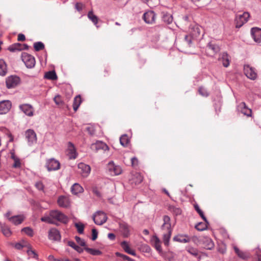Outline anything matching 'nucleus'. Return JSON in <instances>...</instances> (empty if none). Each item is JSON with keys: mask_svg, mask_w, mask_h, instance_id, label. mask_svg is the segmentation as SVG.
Returning <instances> with one entry per match:
<instances>
[{"mask_svg": "<svg viewBox=\"0 0 261 261\" xmlns=\"http://www.w3.org/2000/svg\"><path fill=\"white\" fill-rule=\"evenodd\" d=\"M41 220L50 224H57L56 220L66 224L68 222V219L61 212L58 210H53L49 212V216L42 217Z\"/></svg>", "mask_w": 261, "mask_h": 261, "instance_id": "f257e3e1", "label": "nucleus"}, {"mask_svg": "<svg viewBox=\"0 0 261 261\" xmlns=\"http://www.w3.org/2000/svg\"><path fill=\"white\" fill-rule=\"evenodd\" d=\"M164 223L161 226V230L163 235V242L165 245H168L171 237L172 228L170 218L167 215L163 217Z\"/></svg>", "mask_w": 261, "mask_h": 261, "instance_id": "f03ea898", "label": "nucleus"}, {"mask_svg": "<svg viewBox=\"0 0 261 261\" xmlns=\"http://www.w3.org/2000/svg\"><path fill=\"white\" fill-rule=\"evenodd\" d=\"M157 251L168 261H173L175 254L167 249H163L162 246H153Z\"/></svg>", "mask_w": 261, "mask_h": 261, "instance_id": "7ed1b4c3", "label": "nucleus"}, {"mask_svg": "<svg viewBox=\"0 0 261 261\" xmlns=\"http://www.w3.org/2000/svg\"><path fill=\"white\" fill-rule=\"evenodd\" d=\"M249 17L250 14L247 12H245L243 14H237L235 19L236 27L237 28H241L247 22Z\"/></svg>", "mask_w": 261, "mask_h": 261, "instance_id": "20e7f679", "label": "nucleus"}, {"mask_svg": "<svg viewBox=\"0 0 261 261\" xmlns=\"http://www.w3.org/2000/svg\"><path fill=\"white\" fill-rule=\"evenodd\" d=\"M21 59L27 68H32L35 66L36 62L33 56L27 53H23L21 55Z\"/></svg>", "mask_w": 261, "mask_h": 261, "instance_id": "39448f33", "label": "nucleus"}, {"mask_svg": "<svg viewBox=\"0 0 261 261\" xmlns=\"http://www.w3.org/2000/svg\"><path fill=\"white\" fill-rule=\"evenodd\" d=\"M93 220L96 224L100 225L106 222L107 217L103 212L98 211L93 216Z\"/></svg>", "mask_w": 261, "mask_h": 261, "instance_id": "423d86ee", "label": "nucleus"}, {"mask_svg": "<svg viewBox=\"0 0 261 261\" xmlns=\"http://www.w3.org/2000/svg\"><path fill=\"white\" fill-rule=\"evenodd\" d=\"M244 72L245 75L249 79L254 80L257 77V73L255 69L249 65H245L244 66Z\"/></svg>", "mask_w": 261, "mask_h": 261, "instance_id": "0eeeda50", "label": "nucleus"}, {"mask_svg": "<svg viewBox=\"0 0 261 261\" xmlns=\"http://www.w3.org/2000/svg\"><path fill=\"white\" fill-rule=\"evenodd\" d=\"M190 33L193 38L198 37L200 35L203 36L204 35L203 28L198 24H195L193 27L190 28Z\"/></svg>", "mask_w": 261, "mask_h": 261, "instance_id": "6e6552de", "label": "nucleus"}, {"mask_svg": "<svg viewBox=\"0 0 261 261\" xmlns=\"http://www.w3.org/2000/svg\"><path fill=\"white\" fill-rule=\"evenodd\" d=\"M20 79L16 75H11L6 79V83L8 88H13L15 87L19 83Z\"/></svg>", "mask_w": 261, "mask_h": 261, "instance_id": "1a4fd4ad", "label": "nucleus"}, {"mask_svg": "<svg viewBox=\"0 0 261 261\" xmlns=\"http://www.w3.org/2000/svg\"><path fill=\"white\" fill-rule=\"evenodd\" d=\"M46 167L49 171L57 170L60 169V164L58 161L54 159H50L47 161Z\"/></svg>", "mask_w": 261, "mask_h": 261, "instance_id": "9d476101", "label": "nucleus"}, {"mask_svg": "<svg viewBox=\"0 0 261 261\" xmlns=\"http://www.w3.org/2000/svg\"><path fill=\"white\" fill-rule=\"evenodd\" d=\"M78 169L79 172L84 177H87L91 171L90 167L83 163H80L78 164Z\"/></svg>", "mask_w": 261, "mask_h": 261, "instance_id": "9b49d317", "label": "nucleus"}, {"mask_svg": "<svg viewBox=\"0 0 261 261\" xmlns=\"http://www.w3.org/2000/svg\"><path fill=\"white\" fill-rule=\"evenodd\" d=\"M11 102L9 100H3L0 102V114L7 113L11 108Z\"/></svg>", "mask_w": 261, "mask_h": 261, "instance_id": "f8f14e48", "label": "nucleus"}, {"mask_svg": "<svg viewBox=\"0 0 261 261\" xmlns=\"http://www.w3.org/2000/svg\"><path fill=\"white\" fill-rule=\"evenodd\" d=\"M191 240H197V239L196 238L191 239L186 235L182 234H178L173 238V240L174 241L180 243H190Z\"/></svg>", "mask_w": 261, "mask_h": 261, "instance_id": "ddd939ff", "label": "nucleus"}, {"mask_svg": "<svg viewBox=\"0 0 261 261\" xmlns=\"http://www.w3.org/2000/svg\"><path fill=\"white\" fill-rule=\"evenodd\" d=\"M25 136L30 144L37 141L36 134L33 129H29L27 130L25 133Z\"/></svg>", "mask_w": 261, "mask_h": 261, "instance_id": "4468645a", "label": "nucleus"}, {"mask_svg": "<svg viewBox=\"0 0 261 261\" xmlns=\"http://www.w3.org/2000/svg\"><path fill=\"white\" fill-rule=\"evenodd\" d=\"M109 171L114 175H119L122 172V169L119 166L115 165L113 162H110L108 165Z\"/></svg>", "mask_w": 261, "mask_h": 261, "instance_id": "2eb2a0df", "label": "nucleus"}, {"mask_svg": "<svg viewBox=\"0 0 261 261\" xmlns=\"http://www.w3.org/2000/svg\"><path fill=\"white\" fill-rule=\"evenodd\" d=\"M155 14L153 11H149L143 15V19L147 23H152L155 21Z\"/></svg>", "mask_w": 261, "mask_h": 261, "instance_id": "dca6fc26", "label": "nucleus"}, {"mask_svg": "<svg viewBox=\"0 0 261 261\" xmlns=\"http://www.w3.org/2000/svg\"><path fill=\"white\" fill-rule=\"evenodd\" d=\"M238 108L244 115L248 117L251 116L252 110L247 107L244 102H241L238 106Z\"/></svg>", "mask_w": 261, "mask_h": 261, "instance_id": "f3484780", "label": "nucleus"}, {"mask_svg": "<svg viewBox=\"0 0 261 261\" xmlns=\"http://www.w3.org/2000/svg\"><path fill=\"white\" fill-rule=\"evenodd\" d=\"M48 238L54 241L60 240L61 239L60 233L56 228H51L48 231Z\"/></svg>", "mask_w": 261, "mask_h": 261, "instance_id": "a211bd4d", "label": "nucleus"}, {"mask_svg": "<svg viewBox=\"0 0 261 261\" xmlns=\"http://www.w3.org/2000/svg\"><path fill=\"white\" fill-rule=\"evenodd\" d=\"M251 35L256 42H261V29L257 28H252L251 30Z\"/></svg>", "mask_w": 261, "mask_h": 261, "instance_id": "6ab92c4d", "label": "nucleus"}, {"mask_svg": "<svg viewBox=\"0 0 261 261\" xmlns=\"http://www.w3.org/2000/svg\"><path fill=\"white\" fill-rule=\"evenodd\" d=\"M20 109L29 116L33 115V108L32 106L28 104H24L20 106Z\"/></svg>", "mask_w": 261, "mask_h": 261, "instance_id": "aec40b11", "label": "nucleus"}, {"mask_svg": "<svg viewBox=\"0 0 261 261\" xmlns=\"http://www.w3.org/2000/svg\"><path fill=\"white\" fill-rule=\"evenodd\" d=\"M68 155L70 159H74L76 157V152L74 145L70 142L68 143Z\"/></svg>", "mask_w": 261, "mask_h": 261, "instance_id": "412c9836", "label": "nucleus"}, {"mask_svg": "<svg viewBox=\"0 0 261 261\" xmlns=\"http://www.w3.org/2000/svg\"><path fill=\"white\" fill-rule=\"evenodd\" d=\"M91 148L92 149L96 151H98L100 149H102L103 150H109V147L107 145L101 141H98L95 144H93L91 146Z\"/></svg>", "mask_w": 261, "mask_h": 261, "instance_id": "4be33fe9", "label": "nucleus"}, {"mask_svg": "<svg viewBox=\"0 0 261 261\" xmlns=\"http://www.w3.org/2000/svg\"><path fill=\"white\" fill-rule=\"evenodd\" d=\"M58 204L61 207H67L70 205V201L68 197L61 196L58 198Z\"/></svg>", "mask_w": 261, "mask_h": 261, "instance_id": "5701e85b", "label": "nucleus"}, {"mask_svg": "<svg viewBox=\"0 0 261 261\" xmlns=\"http://www.w3.org/2000/svg\"><path fill=\"white\" fill-rule=\"evenodd\" d=\"M24 220V217L21 215L11 216L9 218V221L16 225L21 224Z\"/></svg>", "mask_w": 261, "mask_h": 261, "instance_id": "b1692460", "label": "nucleus"}, {"mask_svg": "<svg viewBox=\"0 0 261 261\" xmlns=\"http://www.w3.org/2000/svg\"><path fill=\"white\" fill-rule=\"evenodd\" d=\"M234 250L237 255L243 259H247L250 257L249 253L240 250L237 247H234Z\"/></svg>", "mask_w": 261, "mask_h": 261, "instance_id": "393cba45", "label": "nucleus"}, {"mask_svg": "<svg viewBox=\"0 0 261 261\" xmlns=\"http://www.w3.org/2000/svg\"><path fill=\"white\" fill-rule=\"evenodd\" d=\"M120 230L124 237H127L129 234V226L125 223L120 224Z\"/></svg>", "mask_w": 261, "mask_h": 261, "instance_id": "a878e982", "label": "nucleus"}, {"mask_svg": "<svg viewBox=\"0 0 261 261\" xmlns=\"http://www.w3.org/2000/svg\"><path fill=\"white\" fill-rule=\"evenodd\" d=\"M219 60L222 61L223 65L224 67H227L229 65L230 61L229 56L226 53H223Z\"/></svg>", "mask_w": 261, "mask_h": 261, "instance_id": "bb28decb", "label": "nucleus"}, {"mask_svg": "<svg viewBox=\"0 0 261 261\" xmlns=\"http://www.w3.org/2000/svg\"><path fill=\"white\" fill-rule=\"evenodd\" d=\"M82 100L80 95H78L74 97L73 103V109L74 112H76L77 110L82 103Z\"/></svg>", "mask_w": 261, "mask_h": 261, "instance_id": "cd10ccee", "label": "nucleus"}, {"mask_svg": "<svg viewBox=\"0 0 261 261\" xmlns=\"http://www.w3.org/2000/svg\"><path fill=\"white\" fill-rule=\"evenodd\" d=\"M7 72V65L3 60H0V75L5 76Z\"/></svg>", "mask_w": 261, "mask_h": 261, "instance_id": "c85d7f7f", "label": "nucleus"}, {"mask_svg": "<svg viewBox=\"0 0 261 261\" xmlns=\"http://www.w3.org/2000/svg\"><path fill=\"white\" fill-rule=\"evenodd\" d=\"M22 44L19 43H14L10 46H9L8 49L11 52H14L16 50H22Z\"/></svg>", "mask_w": 261, "mask_h": 261, "instance_id": "c756f323", "label": "nucleus"}, {"mask_svg": "<svg viewBox=\"0 0 261 261\" xmlns=\"http://www.w3.org/2000/svg\"><path fill=\"white\" fill-rule=\"evenodd\" d=\"M44 77L51 80H56L57 79V75L55 71H50L46 72Z\"/></svg>", "mask_w": 261, "mask_h": 261, "instance_id": "7c9ffc66", "label": "nucleus"}, {"mask_svg": "<svg viewBox=\"0 0 261 261\" xmlns=\"http://www.w3.org/2000/svg\"><path fill=\"white\" fill-rule=\"evenodd\" d=\"M168 210L175 216L179 215L181 214V210L179 207H176L173 205H169Z\"/></svg>", "mask_w": 261, "mask_h": 261, "instance_id": "2f4dec72", "label": "nucleus"}, {"mask_svg": "<svg viewBox=\"0 0 261 261\" xmlns=\"http://www.w3.org/2000/svg\"><path fill=\"white\" fill-rule=\"evenodd\" d=\"M83 188L79 184H74L71 187V192L74 194L82 192Z\"/></svg>", "mask_w": 261, "mask_h": 261, "instance_id": "473e14b6", "label": "nucleus"}, {"mask_svg": "<svg viewBox=\"0 0 261 261\" xmlns=\"http://www.w3.org/2000/svg\"><path fill=\"white\" fill-rule=\"evenodd\" d=\"M88 17L94 23L95 25H97L99 19L97 16L94 14L93 11H90L88 12Z\"/></svg>", "mask_w": 261, "mask_h": 261, "instance_id": "72a5a7b5", "label": "nucleus"}, {"mask_svg": "<svg viewBox=\"0 0 261 261\" xmlns=\"http://www.w3.org/2000/svg\"><path fill=\"white\" fill-rule=\"evenodd\" d=\"M162 18L163 20L168 24L171 23L173 20V17L172 15L167 13L163 14Z\"/></svg>", "mask_w": 261, "mask_h": 261, "instance_id": "f704fd0d", "label": "nucleus"}, {"mask_svg": "<svg viewBox=\"0 0 261 261\" xmlns=\"http://www.w3.org/2000/svg\"><path fill=\"white\" fill-rule=\"evenodd\" d=\"M120 144L123 146H127L129 142V140L128 139V136L126 135H123L120 138Z\"/></svg>", "mask_w": 261, "mask_h": 261, "instance_id": "c9c22d12", "label": "nucleus"}, {"mask_svg": "<svg viewBox=\"0 0 261 261\" xmlns=\"http://www.w3.org/2000/svg\"><path fill=\"white\" fill-rule=\"evenodd\" d=\"M208 222H199L195 225V228L199 231H203L206 229Z\"/></svg>", "mask_w": 261, "mask_h": 261, "instance_id": "e433bc0d", "label": "nucleus"}, {"mask_svg": "<svg viewBox=\"0 0 261 261\" xmlns=\"http://www.w3.org/2000/svg\"><path fill=\"white\" fill-rule=\"evenodd\" d=\"M85 250L89 253L93 255H99L101 254V252L98 249L85 247Z\"/></svg>", "mask_w": 261, "mask_h": 261, "instance_id": "4c0bfd02", "label": "nucleus"}, {"mask_svg": "<svg viewBox=\"0 0 261 261\" xmlns=\"http://www.w3.org/2000/svg\"><path fill=\"white\" fill-rule=\"evenodd\" d=\"M1 230L4 236L6 237H9L11 234V231L10 228L5 225L1 226Z\"/></svg>", "mask_w": 261, "mask_h": 261, "instance_id": "58836bf2", "label": "nucleus"}, {"mask_svg": "<svg viewBox=\"0 0 261 261\" xmlns=\"http://www.w3.org/2000/svg\"><path fill=\"white\" fill-rule=\"evenodd\" d=\"M195 210L196 211V212L199 214V215L200 216V217L202 218V219L207 222V219L206 217H205L203 212L202 211V210L199 208L198 205L197 204H194V205Z\"/></svg>", "mask_w": 261, "mask_h": 261, "instance_id": "ea45409f", "label": "nucleus"}, {"mask_svg": "<svg viewBox=\"0 0 261 261\" xmlns=\"http://www.w3.org/2000/svg\"><path fill=\"white\" fill-rule=\"evenodd\" d=\"M74 226L76 227L77 231L79 233H83L84 229L85 228V225L84 224H83L81 222L75 223L74 224Z\"/></svg>", "mask_w": 261, "mask_h": 261, "instance_id": "a19ab883", "label": "nucleus"}, {"mask_svg": "<svg viewBox=\"0 0 261 261\" xmlns=\"http://www.w3.org/2000/svg\"><path fill=\"white\" fill-rule=\"evenodd\" d=\"M34 47L36 51H38L44 48V45L41 42H37L34 44Z\"/></svg>", "mask_w": 261, "mask_h": 261, "instance_id": "79ce46f5", "label": "nucleus"}, {"mask_svg": "<svg viewBox=\"0 0 261 261\" xmlns=\"http://www.w3.org/2000/svg\"><path fill=\"white\" fill-rule=\"evenodd\" d=\"M54 101L56 104L60 107H62L64 105V102L60 95H58L54 97Z\"/></svg>", "mask_w": 261, "mask_h": 261, "instance_id": "37998d69", "label": "nucleus"}, {"mask_svg": "<svg viewBox=\"0 0 261 261\" xmlns=\"http://www.w3.org/2000/svg\"><path fill=\"white\" fill-rule=\"evenodd\" d=\"M207 47L208 49L213 50L214 53H216L220 50V48L217 45L211 43H208Z\"/></svg>", "mask_w": 261, "mask_h": 261, "instance_id": "c03bdc74", "label": "nucleus"}, {"mask_svg": "<svg viewBox=\"0 0 261 261\" xmlns=\"http://www.w3.org/2000/svg\"><path fill=\"white\" fill-rule=\"evenodd\" d=\"M21 231L23 232L24 233L30 237L33 236L34 234L33 229L29 227H27L22 228L21 229Z\"/></svg>", "mask_w": 261, "mask_h": 261, "instance_id": "a18cd8bd", "label": "nucleus"}, {"mask_svg": "<svg viewBox=\"0 0 261 261\" xmlns=\"http://www.w3.org/2000/svg\"><path fill=\"white\" fill-rule=\"evenodd\" d=\"M123 249L128 254H129L130 255L135 256L136 253L135 251L133 249H131L130 247V246H123Z\"/></svg>", "mask_w": 261, "mask_h": 261, "instance_id": "49530a36", "label": "nucleus"}, {"mask_svg": "<svg viewBox=\"0 0 261 261\" xmlns=\"http://www.w3.org/2000/svg\"><path fill=\"white\" fill-rule=\"evenodd\" d=\"M143 178L140 174H137L133 180L135 185H138L140 184L143 181Z\"/></svg>", "mask_w": 261, "mask_h": 261, "instance_id": "de8ad7c7", "label": "nucleus"}, {"mask_svg": "<svg viewBox=\"0 0 261 261\" xmlns=\"http://www.w3.org/2000/svg\"><path fill=\"white\" fill-rule=\"evenodd\" d=\"M198 92L202 96L206 97L208 95V93L203 87H200L199 88Z\"/></svg>", "mask_w": 261, "mask_h": 261, "instance_id": "09e8293b", "label": "nucleus"}, {"mask_svg": "<svg viewBox=\"0 0 261 261\" xmlns=\"http://www.w3.org/2000/svg\"><path fill=\"white\" fill-rule=\"evenodd\" d=\"M188 251L194 256H197L198 255V250L193 247H189L187 249Z\"/></svg>", "mask_w": 261, "mask_h": 261, "instance_id": "8fccbe9b", "label": "nucleus"}, {"mask_svg": "<svg viewBox=\"0 0 261 261\" xmlns=\"http://www.w3.org/2000/svg\"><path fill=\"white\" fill-rule=\"evenodd\" d=\"M115 254L117 256H119L123 258V259L127 260L128 261H134V259H133L132 258L118 252H116Z\"/></svg>", "mask_w": 261, "mask_h": 261, "instance_id": "3c124183", "label": "nucleus"}, {"mask_svg": "<svg viewBox=\"0 0 261 261\" xmlns=\"http://www.w3.org/2000/svg\"><path fill=\"white\" fill-rule=\"evenodd\" d=\"M139 249L142 252L145 253H150L151 251V248L149 246H140Z\"/></svg>", "mask_w": 261, "mask_h": 261, "instance_id": "603ef678", "label": "nucleus"}, {"mask_svg": "<svg viewBox=\"0 0 261 261\" xmlns=\"http://www.w3.org/2000/svg\"><path fill=\"white\" fill-rule=\"evenodd\" d=\"M72 248H73L75 250H76L79 253H81L83 252V250H85V247H83L85 246H70Z\"/></svg>", "mask_w": 261, "mask_h": 261, "instance_id": "864d4df0", "label": "nucleus"}, {"mask_svg": "<svg viewBox=\"0 0 261 261\" xmlns=\"http://www.w3.org/2000/svg\"><path fill=\"white\" fill-rule=\"evenodd\" d=\"M14 160V164L13 165V167L15 168H20L21 167V163L19 159L18 158H16Z\"/></svg>", "mask_w": 261, "mask_h": 261, "instance_id": "5fc2aeb1", "label": "nucleus"}, {"mask_svg": "<svg viewBox=\"0 0 261 261\" xmlns=\"http://www.w3.org/2000/svg\"><path fill=\"white\" fill-rule=\"evenodd\" d=\"M27 253L28 255L30 256V257L34 258H37V254H36L34 250L31 249H28Z\"/></svg>", "mask_w": 261, "mask_h": 261, "instance_id": "6e6d98bb", "label": "nucleus"}, {"mask_svg": "<svg viewBox=\"0 0 261 261\" xmlns=\"http://www.w3.org/2000/svg\"><path fill=\"white\" fill-rule=\"evenodd\" d=\"M35 187L39 190L43 191L44 190V185L41 181H37L35 184Z\"/></svg>", "mask_w": 261, "mask_h": 261, "instance_id": "4d7b16f0", "label": "nucleus"}, {"mask_svg": "<svg viewBox=\"0 0 261 261\" xmlns=\"http://www.w3.org/2000/svg\"><path fill=\"white\" fill-rule=\"evenodd\" d=\"M151 242L154 245H158L160 243V240L156 236H153L151 239Z\"/></svg>", "mask_w": 261, "mask_h": 261, "instance_id": "13d9d810", "label": "nucleus"}, {"mask_svg": "<svg viewBox=\"0 0 261 261\" xmlns=\"http://www.w3.org/2000/svg\"><path fill=\"white\" fill-rule=\"evenodd\" d=\"M98 235V232L96 229L93 228L92 230V240H95L97 239Z\"/></svg>", "mask_w": 261, "mask_h": 261, "instance_id": "bf43d9fd", "label": "nucleus"}, {"mask_svg": "<svg viewBox=\"0 0 261 261\" xmlns=\"http://www.w3.org/2000/svg\"><path fill=\"white\" fill-rule=\"evenodd\" d=\"M87 131L88 132V133L92 136L95 133V129L93 126H88L86 128Z\"/></svg>", "mask_w": 261, "mask_h": 261, "instance_id": "052dcab7", "label": "nucleus"}, {"mask_svg": "<svg viewBox=\"0 0 261 261\" xmlns=\"http://www.w3.org/2000/svg\"><path fill=\"white\" fill-rule=\"evenodd\" d=\"M84 7V5L82 3H76L75 4V9L78 11H81L83 9V8Z\"/></svg>", "mask_w": 261, "mask_h": 261, "instance_id": "680f3d73", "label": "nucleus"}, {"mask_svg": "<svg viewBox=\"0 0 261 261\" xmlns=\"http://www.w3.org/2000/svg\"><path fill=\"white\" fill-rule=\"evenodd\" d=\"M217 250L219 252L223 254L225 252L226 249L225 246H218Z\"/></svg>", "mask_w": 261, "mask_h": 261, "instance_id": "e2e57ef3", "label": "nucleus"}, {"mask_svg": "<svg viewBox=\"0 0 261 261\" xmlns=\"http://www.w3.org/2000/svg\"><path fill=\"white\" fill-rule=\"evenodd\" d=\"M75 239L79 245H85V241L82 240L79 237L76 236Z\"/></svg>", "mask_w": 261, "mask_h": 261, "instance_id": "0e129e2a", "label": "nucleus"}, {"mask_svg": "<svg viewBox=\"0 0 261 261\" xmlns=\"http://www.w3.org/2000/svg\"><path fill=\"white\" fill-rule=\"evenodd\" d=\"M132 166H135L138 164V160L136 157H134L131 159Z\"/></svg>", "mask_w": 261, "mask_h": 261, "instance_id": "69168bd1", "label": "nucleus"}, {"mask_svg": "<svg viewBox=\"0 0 261 261\" xmlns=\"http://www.w3.org/2000/svg\"><path fill=\"white\" fill-rule=\"evenodd\" d=\"M17 40L19 41H24L25 40V37L22 34H19L18 35Z\"/></svg>", "mask_w": 261, "mask_h": 261, "instance_id": "338daca9", "label": "nucleus"}, {"mask_svg": "<svg viewBox=\"0 0 261 261\" xmlns=\"http://www.w3.org/2000/svg\"><path fill=\"white\" fill-rule=\"evenodd\" d=\"M192 36L190 35V36L186 35L185 37V40L187 41V42L190 44L192 43Z\"/></svg>", "mask_w": 261, "mask_h": 261, "instance_id": "774afa93", "label": "nucleus"}]
</instances>
